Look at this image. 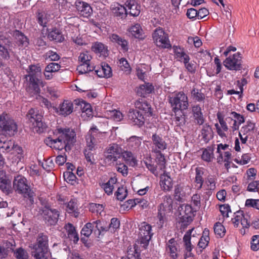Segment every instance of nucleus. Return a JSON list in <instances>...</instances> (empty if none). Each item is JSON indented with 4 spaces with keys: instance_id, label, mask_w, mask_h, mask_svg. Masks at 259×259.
Listing matches in <instances>:
<instances>
[{
    "instance_id": "f257e3e1",
    "label": "nucleus",
    "mask_w": 259,
    "mask_h": 259,
    "mask_svg": "<svg viewBox=\"0 0 259 259\" xmlns=\"http://www.w3.org/2000/svg\"><path fill=\"white\" fill-rule=\"evenodd\" d=\"M53 134V138L48 137L45 140L48 146L58 150L65 149L68 151L71 150L76 141V133L74 130L69 128H57Z\"/></svg>"
},
{
    "instance_id": "f03ea898",
    "label": "nucleus",
    "mask_w": 259,
    "mask_h": 259,
    "mask_svg": "<svg viewBox=\"0 0 259 259\" xmlns=\"http://www.w3.org/2000/svg\"><path fill=\"white\" fill-rule=\"evenodd\" d=\"M13 188L16 192L27 199L30 204H33L35 194L28 184L27 181L24 177L21 175L15 177L13 181Z\"/></svg>"
},
{
    "instance_id": "7ed1b4c3",
    "label": "nucleus",
    "mask_w": 259,
    "mask_h": 259,
    "mask_svg": "<svg viewBox=\"0 0 259 259\" xmlns=\"http://www.w3.org/2000/svg\"><path fill=\"white\" fill-rule=\"evenodd\" d=\"M168 98L172 111L175 113L188 109L189 106L188 98L187 94L183 91L175 92Z\"/></svg>"
},
{
    "instance_id": "20e7f679",
    "label": "nucleus",
    "mask_w": 259,
    "mask_h": 259,
    "mask_svg": "<svg viewBox=\"0 0 259 259\" xmlns=\"http://www.w3.org/2000/svg\"><path fill=\"white\" fill-rule=\"evenodd\" d=\"M152 151L159 156L158 164L160 166V169H164L165 168V159L162 152L166 149L167 144L162 137L156 134L152 135Z\"/></svg>"
},
{
    "instance_id": "39448f33",
    "label": "nucleus",
    "mask_w": 259,
    "mask_h": 259,
    "mask_svg": "<svg viewBox=\"0 0 259 259\" xmlns=\"http://www.w3.org/2000/svg\"><path fill=\"white\" fill-rule=\"evenodd\" d=\"M28 75L25 76V78L28 80L29 88L31 89L34 93H38L40 91L38 83L40 80L37 76L41 73V68L39 66L31 65L27 70Z\"/></svg>"
},
{
    "instance_id": "423d86ee",
    "label": "nucleus",
    "mask_w": 259,
    "mask_h": 259,
    "mask_svg": "<svg viewBox=\"0 0 259 259\" xmlns=\"http://www.w3.org/2000/svg\"><path fill=\"white\" fill-rule=\"evenodd\" d=\"M17 125L10 116L3 113L0 115V129L10 136H14L17 132Z\"/></svg>"
},
{
    "instance_id": "0eeeda50",
    "label": "nucleus",
    "mask_w": 259,
    "mask_h": 259,
    "mask_svg": "<svg viewBox=\"0 0 259 259\" xmlns=\"http://www.w3.org/2000/svg\"><path fill=\"white\" fill-rule=\"evenodd\" d=\"M152 38L156 45L159 47L168 49L171 47L168 35L162 28H156L152 33Z\"/></svg>"
},
{
    "instance_id": "6e6552de",
    "label": "nucleus",
    "mask_w": 259,
    "mask_h": 259,
    "mask_svg": "<svg viewBox=\"0 0 259 259\" xmlns=\"http://www.w3.org/2000/svg\"><path fill=\"white\" fill-rule=\"evenodd\" d=\"M181 208L180 212V223L182 227H186L193 221L194 211L192 207L189 204L182 206Z\"/></svg>"
},
{
    "instance_id": "1a4fd4ad",
    "label": "nucleus",
    "mask_w": 259,
    "mask_h": 259,
    "mask_svg": "<svg viewBox=\"0 0 259 259\" xmlns=\"http://www.w3.org/2000/svg\"><path fill=\"white\" fill-rule=\"evenodd\" d=\"M241 59V54L238 52L227 58L224 61V65L226 68L230 70H240L242 68Z\"/></svg>"
},
{
    "instance_id": "9d476101",
    "label": "nucleus",
    "mask_w": 259,
    "mask_h": 259,
    "mask_svg": "<svg viewBox=\"0 0 259 259\" xmlns=\"http://www.w3.org/2000/svg\"><path fill=\"white\" fill-rule=\"evenodd\" d=\"M226 120L233 132L238 130L240 125L245 121L244 116L235 111H232L230 116L226 117Z\"/></svg>"
},
{
    "instance_id": "9b49d317",
    "label": "nucleus",
    "mask_w": 259,
    "mask_h": 259,
    "mask_svg": "<svg viewBox=\"0 0 259 259\" xmlns=\"http://www.w3.org/2000/svg\"><path fill=\"white\" fill-rule=\"evenodd\" d=\"M140 243L143 246H147L151 240L153 234L152 227L150 225L143 222L139 229Z\"/></svg>"
},
{
    "instance_id": "f8f14e48",
    "label": "nucleus",
    "mask_w": 259,
    "mask_h": 259,
    "mask_svg": "<svg viewBox=\"0 0 259 259\" xmlns=\"http://www.w3.org/2000/svg\"><path fill=\"white\" fill-rule=\"evenodd\" d=\"M42 215L46 223L50 225H55L58 221L59 211L50 207H45L42 211Z\"/></svg>"
},
{
    "instance_id": "ddd939ff",
    "label": "nucleus",
    "mask_w": 259,
    "mask_h": 259,
    "mask_svg": "<svg viewBox=\"0 0 259 259\" xmlns=\"http://www.w3.org/2000/svg\"><path fill=\"white\" fill-rule=\"evenodd\" d=\"M129 122L133 125L142 126L145 123V118L143 114L137 109H131L127 114Z\"/></svg>"
},
{
    "instance_id": "4468645a",
    "label": "nucleus",
    "mask_w": 259,
    "mask_h": 259,
    "mask_svg": "<svg viewBox=\"0 0 259 259\" xmlns=\"http://www.w3.org/2000/svg\"><path fill=\"white\" fill-rule=\"evenodd\" d=\"M4 141H2L1 138L0 139V148L7 152H9L12 149H14L17 152L18 154V158L21 160L23 158L22 148L17 145L15 146L14 142L11 140H8L6 138H4Z\"/></svg>"
},
{
    "instance_id": "2eb2a0df",
    "label": "nucleus",
    "mask_w": 259,
    "mask_h": 259,
    "mask_svg": "<svg viewBox=\"0 0 259 259\" xmlns=\"http://www.w3.org/2000/svg\"><path fill=\"white\" fill-rule=\"evenodd\" d=\"M48 237L44 233H39L36 240V243L32 247V251H49Z\"/></svg>"
},
{
    "instance_id": "dca6fc26",
    "label": "nucleus",
    "mask_w": 259,
    "mask_h": 259,
    "mask_svg": "<svg viewBox=\"0 0 259 259\" xmlns=\"http://www.w3.org/2000/svg\"><path fill=\"white\" fill-rule=\"evenodd\" d=\"M121 148L116 144L109 146L106 151V158L110 161H116L120 156Z\"/></svg>"
},
{
    "instance_id": "f3484780",
    "label": "nucleus",
    "mask_w": 259,
    "mask_h": 259,
    "mask_svg": "<svg viewBox=\"0 0 259 259\" xmlns=\"http://www.w3.org/2000/svg\"><path fill=\"white\" fill-rule=\"evenodd\" d=\"M73 109V102L70 100H64L60 104L57 112L59 115L66 117L72 113Z\"/></svg>"
},
{
    "instance_id": "a211bd4d",
    "label": "nucleus",
    "mask_w": 259,
    "mask_h": 259,
    "mask_svg": "<svg viewBox=\"0 0 259 259\" xmlns=\"http://www.w3.org/2000/svg\"><path fill=\"white\" fill-rule=\"evenodd\" d=\"M143 139L141 137L132 136L127 139V147L134 152H139L141 148Z\"/></svg>"
},
{
    "instance_id": "6ab92c4d",
    "label": "nucleus",
    "mask_w": 259,
    "mask_h": 259,
    "mask_svg": "<svg viewBox=\"0 0 259 259\" xmlns=\"http://www.w3.org/2000/svg\"><path fill=\"white\" fill-rule=\"evenodd\" d=\"M11 188V180L4 170L0 169V189L4 192L9 193Z\"/></svg>"
},
{
    "instance_id": "aec40b11",
    "label": "nucleus",
    "mask_w": 259,
    "mask_h": 259,
    "mask_svg": "<svg viewBox=\"0 0 259 259\" xmlns=\"http://www.w3.org/2000/svg\"><path fill=\"white\" fill-rule=\"evenodd\" d=\"M47 35L50 40H54L57 42H62L64 40L61 31L56 27L47 29Z\"/></svg>"
},
{
    "instance_id": "412c9836",
    "label": "nucleus",
    "mask_w": 259,
    "mask_h": 259,
    "mask_svg": "<svg viewBox=\"0 0 259 259\" xmlns=\"http://www.w3.org/2000/svg\"><path fill=\"white\" fill-rule=\"evenodd\" d=\"M7 245L8 248H10L14 252V255L17 259H28V253L24 248L19 247L14 250L15 242L14 240L12 242H9L8 243Z\"/></svg>"
},
{
    "instance_id": "4be33fe9",
    "label": "nucleus",
    "mask_w": 259,
    "mask_h": 259,
    "mask_svg": "<svg viewBox=\"0 0 259 259\" xmlns=\"http://www.w3.org/2000/svg\"><path fill=\"white\" fill-rule=\"evenodd\" d=\"M135 105L137 109L142 111L147 116H152V112L151 105L145 99L141 98L137 100L135 103Z\"/></svg>"
},
{
    "instance_id": "5701e85b",
    "label": "nucleus",
    "mask_w": 259,
    "mask_h": 259,
    "mask_svg": "<svg viewBox=\"0 0 259 259\" xmlns=\"http://www.w3.org/2000/svg\"><path fill=\"white\" fill-rule=\"evenodd\" d=\"M76 6L79 14L82 17L88 18L92 14V9L88 3L78 2L76 3Z\"/></svg>"
},
{
    "instance_id": "b1692460",
    "label": "nucleus",
    "mask_w": 259,
    "mask_h": 259,
    "mask_svg": "<svg viewBox=\"0 0 259 259\" xmlns=\"http://www.w3.org/2000/svg\"><path fill=\"white\" fill-rule=\"evenodd\" d=\"M64 228L69 240L74 244H77L79 240V236L75 227L72 224L68 223L65 225Z\"/></svg>"
},
{
    "instance_id": "393cba45",
    "label": "nucleus",
    "mask_w": 259,
    "mask_h": 259,
    "mask_svg": "<svg viewBox=\"0 0 259 259\" xmlns=\"http://www.w3.org/2000/svg\"><path fill=\"white\" fill-rule=\"evenodd\" d=\"M176 58L178 61L184 63L190 60L189 55L185 52L183 48L180 46H174L172 47Z\"/></svg>"
},
{
    "instance_id": "a878e982",
    "label": "nucleus",
    "mask_w": 259,
    "mask_h": 259,
    "mask_svg": "<svg viewBox=\"0 0 259 259\" xmlns=\"http://www.w3.org/2000/svg\"><path fill=\"white\" fill-rule=\"evenodd\" d=\"M192 112L195 122L199 125H203L205 118L200 106L198 105L193 106L192 107Z\"/></svg>"
},
{
    "instance_id": "bb28decb",
    "label": "nucleus",
    "mask_w": 259,
    "mask_h": 259,
    "mask_svg": "<svg viewBox=\"0 0 259 259\" xmlns=\"http://www.w3.org/2000/svg\"><path fill=\"white\" fill-rule=\"evenodd\" d=\"M109 38L112 42L116 43L120 46L121 49L123 52H126L128 50V42L124 38L115 33L110 35Z\"/></svg>"
},
{
    "instance_id": "cd10ccee",
    "label": "nucleus",
    "mask_w": 259,
    "mask_h": 259,
    "mask_svg": "<svg viewBox=\"0 0 259 259\" xmlns=\"http://www.w3.org/2000/svg\"><path fill=\"white\" fill-rule=\"evenodd\" d=\"M164 171V169H162ZM160 186L164 191H170L172 188V180L170 177L164 172L160 176Z\"/></svg>"
},
{
    "instance_id": "c85d7f7f",
    "label": "nucleus",
    "mask_w": 259,
    "mask_h": 259,
    "mask_svg": "<svg viewBox=\"0 0 259 259\" xmlns=\"http://www.w3.org/2000/svg\"><path fill=\"white\" fill-rule=\"evenodd\" d=\"M128 31L133 36L136 38L142 39L144 38V31L139 23L132 25L128 28Z\"/></svg>"
},
{
    "instance_id": "c756f323",
    "label": "nucleus",
    "mask_w": 259,
    "mask_h": 259,
    "mask_svg": "<svg viewBox=\"0 0 259 259\" xmlns=\"http://www.w3.org/2000/svg\"><path fill=\"white\" fill-rule=\"evenodd\" d=\"M125 5L130 10V14L133 16H138L141 12V6L135 0H128Z\"/></svg>"
},
{
    "instance_id": "7c9ffc66",
    "label": "nucleus",
    "mask_w": 259,
    "mask_h": 259,
    "mask_svg": "<svg viewBox=\"0 0 259 259\" xmlns=\"http://www.w3.org/2000/svg\"><path fill=\"white\" fill-rule=\"evenodd\" d=\"M204 172V168L202 167H197L195 168V177L194 182L196 183V187L197 190H200L204 183L203 175Z\"/></svg>"
},
{
    "instance_id": "2f4dec72",
    "label": "nucleus",
    "mask_w": 259,
    "mask_h": 259,
    "mask_svg": "<svg viewBox=\"0 0 259 259\" xmlns=\"http://www.w3.org/2000/svg\"><path fill=\"white\" fill-rule=\"evenodd\" d=\"M204 183V188L207 191L206 194L211 195L216 188L217 179L213 176H208Z\"/></svg>"
},
{
    "instance_id": "473e14b6",
    "label": "nucleus",
    "mask_w": 259,
    "mask_h": 259,
    "mask_svg": "<svg viewBox=\"0 0 259 259\" xmlns=\"http://www.w3.org/2000/svg\"><path fill=\"white\" fill-rule=\"evenodd\" d=\"M66 210L72 216L77 218L78 217L79 212L78 209L77 200L75 199L70 200L68 203H66Z\"/></svg>"
},
{
    "instance_id": "72a5a7b5",
    "label": "nucleus",
    "mask_w": 259,
    "mask_h": 259,
    "mask_svg": "<svg viewBox=\"0 0 259 259\" xmlns=\"http://www.w3.org/2000/svg\"><path fill=\"white\" fill-rule=\"evenodd\" d=\"M111 10L112 13L116 17L123 18L126 16L127 13L126 8L118 3H115L112 5L111 6Z\"/></svg>"
},
{
    "instance_id": "f704fd0d",
    "label": "nucleus",
    "mask_w": 259,
    "mask_h": 259,
    "mask_svg": "<svg viewBox=\"0 0 259 259\" xmlns=\"http://www.w3.org/2000/svg\"><path fill=\"white\" fill-rule=\"evenodd\" d=\"M217 161L218 163L225 162V167L226 169H229L230 168V164L231 162V153L229 151H225L220 153L217 157Z\"/></svg>"
},
{
    "instance_id": "c9c22d12",
    "label": "nucleus",
    "mask_w": 259,
    "mask_h": 259,
    "mask_svg": "<svg viewBox=\"0 0 259 259\" xmlns=\"http://www.w3.org/2000/svg\"><path fill=\"white\" fill-rule=\"evenodd\" d=\"M14 35L16 40V43L20 47H27L29 44L28 38L20 31L16 30Z\"/></svg>"
},
{
    "instance_id": "e433bc0d",
    "label": "nucleus",
    "mask_w": 259,
    "mask_h": 259,
    "mask_svg": "<svg viewBox=\"0 0 259 259\" xmlns=\"http://www.w3.org/2000/svg\"><path fill=\"white\" fill-rule=\"evenodd\" d=\"M202 139L205 143H208L212 138V130L207 123L203 125L201 130Z\"/></svg>"
},
{
    "instance_id": "4c0bfd02",
    "label": "nucleus",
    "mask_w": 259,
    "mask_h": 259,
    "mask_svg": "<svg viewBox=\"0 0 259 259\" xmlns=\"http://www.w3.org/2000/svg\"><path fill=\"white\" fill-rule=\"evenodd\" d=\"M123 159L130 166L134 167L137 165V160L133 153L130 151H124L122 153Z\"/></svg>"
},
{
    "instance_id": "58836bf2",
    "label": "nucleus",
    "mask_w": 259,
    "mask_h": 259,
    "mask_svg": "<svg viewBox=\"0 0 259 259\" xmlns=\"http://www.w3.org/2000/svg\"><path fill=\"white\" fill-rule=\"evenodd\" d=\"M116 182V178L114 177L111 178L107 183H102L100 186L108 195H110L112 194L114 185L115 184Z\"/></svg>"
},
{
    "instance_id": "ea45409f",
    "label": "nucleus",
    "mask_w": 259,
    "mask_h": 259,
    "mask_svg": "<svg viewBox=\"0 0 259 259\" xmlns=\"http://www.w3.org/2000/svg\"><path fill=\"white\" fill-rule=\"evenodd\" d=\"M176 244L175 239L171 238L168 241L166 246L167 252L173 259L177 258L178 257L177 248Z\"/></svg>"
},
{
    "instance_id": "a19ab883",
    "label": "nucleus",
    "mask_w": 259,
    "mask_h": 259,
    "mask_svg": "<svg viewBox=\"0 0 259 259\" xmlns=\"http://www.w3.org/2000/svg\"><path fill=\"white\" fill-rule=\"evenodd\" d=\"M154 88L152 84L149 83L141 85L137 90V94L141 97H145L146 95L152 93Z\"/></svg>"
},
{
    "instance_id": "79ce46f5",
    "label": "nucleus",
    "mask_w": 259,
    "mask_h": 259,
    "mask_svg": "<svg viewBox=\"0 0 259 259\" xmlns=\"http://www.w3.org/2000/svg\"><path fill=\"white\" fill-rule=\"evenodd\" d=\"M209 231L208 229L205 228L203 231L202 236L200 238L198 246L199 247L204 249L208 245L210 238H209Z\"/></svg>"
},
{
    "instance_id": "37998d69",
    "label": "nucleus",
    "mask_w": 259,
    "mask_h": 259,
    "mask_svg": "<svg viewBox=\"0 0 259 259\" xmlns=\"http://www.w3.org/2000/svg\"><path fill=\"white\" fill-rule=\"evenodd\" d=\"M191 94L192 99L196 102H202L205 100V95L201 89L193 88L191 91Z\"/></svg>"
},
{
    "instance_id": "c03bdc74",
    "label": "nucleus",
    "mask_w": 259,
    "mask_h": 259,
    "mask_svg": "<svg viewBox=\"0 0 259 259\" xmlns=\"http://www.w3.org/2000/svg\"><path fill=\"white\" fill-rule=\"evenodd\" d=\"M163 202L160 204L158 207L163 209L170 210L172 208L173 201L170 195H165L162 197Z\"/></svg>"
},
{
    "instance_id": "a18cd8bd",
    "label": "nucleus",
    "mask_w": 259,
    "mask_h": 259,
    "mask_svg": "<svg viewBox=\"0 0 259 259\" xmlns=\"http://www.w3.org/2000/svg\"><path fill=\"white\" fill-rule=\"evenodd\" d=\"M92 49L96 53H100L102 55L107 54V47L100 42H94L92 47Z\"/></svg>"
},
{
    "instance_id": "49530a36",
    "label": "nucleus",
    "mask_w": 259,
    "mask_h": 259,
    "mask_svg": "<svg viewBox=\"0 0 259 259\" xmlns=\"http://www.w3.org/2000/svg\"><path fill=\"white\" fill-rule=\"evenodd\" d=\"M49 16L45 12H38L37 14V23L44 28L47 27L50 19Z\"/></svg>"
},
{
    "instance_id": "de8ad7c7",
    "label": "nucleus",
    "mask_w": 259,
    "mask_h": 259,
    "mask_svg": "<svg viewBox=\"0 0 259 259\" xmlns=\"http://www.w3.org/2000/svg\"><path fill=\"white\" fill-rule=\"evenodd\" d=\"M27 117L29 118L31 122H34L35 121L38 119H42V115L41 113L39 112V111L35 108L30 109L27 114Z\"/></svg>"
},
{
    "instance_id": "09e8293b",
    "label": "nucleus",
    "mask_w": 259,
    "mask_h": 259,
    "mask_svg": "<svg viewBox=\"0 0 259 259\" xmlns=\"http://www.w3.org/2000/svg\"><path fill=\"white\" fill-rule=\"evenodd\" d=\"M213 157V149L209 147L203 150L201 155V158L206 162H210Z\"/></svg>"
},
{
    "instance_id": "8fccbe9b",
    "label": "nucleus",
    "mask_w": 259,
    "mask_h": 259,
    "mask_svg": "<svg viewBox=\"0 0 259 259\" xmlns=\"http://www.w3.org/2000/svg\"><path fill=\"white\" fill-rule=\"evenodd\" d=\"M95 70V67L90 63H81L77 68L79 74H82Z\"/></svg>"
},
{
    "instance_id": "3c124183",
    "label": "nucleus",
    "mask_w": 259,
    "mask_h": 259,
    "mask_svg": "<svg viewBox=\"0 0 259 259\" xmlns=\"http://www.w3.org/2000/svg\"><path fill=\"white\" fill-rule=\"evenodd\" d=\"M255 126V123L254 122L250 120H248L246 124L241 127L240 132L243 135H247L249 132L253 131Z\"/></svg>"
},
{
    "instance_id": "603ef678",
    "label": "nucleus",
    "mask_w": 259,
    "mask_h": 259,
    "mask_svg": "<svg viewBox=\"0 0 259 259\" xmlns=\"http://www.w3.org/2000/svg\"><path fill=\"white\" fill-rule=\"evenodd\" d=\"M165 209L158 207L157 218L158 219L157 224L160 228H162L166 221Z\"/></svg>"
},
{
    "instance_id": "864d4df0",
    "label": "nucleus",
    "mask_w": 259,
    "mask_h": 259,
    "mask_svg": "<svg viewBox=\"0 0 259 259\" xmlns=\"http://www.w3.org/2000/svg\"><path fill=\"white\" fill-rule=\"evenodd\" d=\"M214 232L216 235L220 238L225 236L226 229L225 227L220 222L216 223L213 227Z\"/></svg>"
},
{
    "instance_id": "5fc2aeb1",
    "label": "nucleus",
    "mask_w": 259,
    "mask_h": 259,
    "mask_svg": "<svg viewBox=\"0 0 259 259\" xmlns=\"http://www.w3.org/2000/svg\"><path fill=\"white\" fill-rule=\"evenodd\" d=\"M127 192L126 189L123 187H119L115 193V196L117 199L123 201L127 196Z\"/></svg>"
},
{
    "instance_id": "6e6d98bb",
    "label": "nucleus",
    "mask_w": 259,
    "mask_h": 259,
    "mask_svg": "<svg viewBox=\"0 0 259 259\" xmlns=\"http://www.w3.org/2000/svg\"><path fill=\"white\" fill-rule=\"evenodd\" d=\"M93 228L95 226V228L98 231V235L99 236L102 233L106 232L108 230L107 227L104 225V222H101L100 220H97L94 221L93 223Z\"/></svg>"
},
{
    "instance_id": "4d7b16f0",
    "label": "nucleus",
    "mask_w": 259,
    "mask_h": 259,
    "mask_svg": "<svg viewBox=\"0 0 259 259\" xmlns=\"http://www.w3.org/2000/svg\"><path fill=\"white\" fill-rule=\"evenodd\" d=\"M93 225L91 223H87L81 231V235L85 237H89L93 232Z\"/></svg>"
},
{
    "instance_id": "13d9d810",
    "label": "nucleus",
    "mask_w": 259,
    "mask_h": 259,
    "mask_svg": "<svg viewBox=\"0 0 259 259\" xmlns=\"http://www.w3.org/2000/svg\"><path fill=\"white\" fill-rule=\"evenodd\" d=\"M65 180L72 185H75L76 183V177L72 171H67L64 173Z\"/></svg>"
},
{
    "instance_id": "bf43d9fd",
    "label": "nucleus",
    "mask_w": 259,
    "mask_h": 259,
    "mask_svg": "<svg viewBox=\"0 0 259 259\" xmlns=\"http://www.w3.org/2000/svg\"><path fill=\"white\" fill-rule=\"evenodd\" d=\"M217 118L219 121V123L221 126V128L223 129V130L224 132H227L229 128L227 125V123L226 120V118L224 119V116L221 112H218L217 114Z\"/></svg>"
},
{
    "instance_id": "052dcab7",
    "label": "nucleus",
    "mask_w": 259,
    "mask_h": 259,
    "mask_svg": "<svg viewBox=\"0 0 259 259\" xmlns=\"http://www.w3.org/2000/svg\"><path fill=\"white\" fill-rule=\"evenodd\" d=\"M89 209L93 213L101 214L104 210V207L102 204L92 203L90 205Z\"/></svg>"
},
{
    "instance_id": "680f3d73",
    "label": "nucleus",
    "mask_w": 259,
    "mask_h": 259,
    "mask_svg": "<svg viewBox=\"0 0 259 259\" xmlns=\"http://www.w3.org/2000/svg\"><path fill=\"white\" fill-rule=\"evenodd\" d=\"M109 115L110 116V118L116 121H121L123 117L122 113L120 111L116 110L110 111Z\"/></svg>"
},
{
    "instance_id": "e2e57ef3",
    "label": "nucleus",
    "mask_w": 259,
    "mask_h": 259,
    "mask_svg": "<svg viewBox=\"0 0 259 259\" xmlns=\"http://www.w3.org/2000/svg\"><path fill=\"white\" fill-rule=\"evenodd\" d=\"M185 67L188 72L194 73L196 70L197 64L194 61H187L184 63Z\"/></svg>"
},
{
    "instance_id": "0e129e2a",
    "label": "nucleus",
    "mask_w": 259,
    "mask_h": 259,
    "mask_svg": "<svg viewBox=\"0 0 259 259\" xmlns=\"http://www.w3.org/2000/svg\"><path fill=\"white\" fill-rule=\"evenodd\" d=\"M144 163L145 164L146 167L150 171L151 173H152L155 176H157L158 175V172L157 171V167L152 163V161L150 159H148L147 160H144Z\"/></svg>"
},
{
    "instance_id": "69168bd1",
    "label": "nucleus",
    "mask_w": 259,
    "mask_h": 259,
    "mask_svg": "<svg viewBox=\"0 0 259 259\" xmlns=\"http://www.w3.org/2000/svg\"><path fill=\"white\" fill-rule=\"evenodd\" d=\"M183 191V187L180 185H177L175 186L174 189V197L175 199L179 201H181L183 199L182 192Z\"/></svg>"
},
{
    "instance_id": "338daca9",
    "label": "nucleus",
    "mask_w": 259,
    "mask_h": 259,
    "mask_svg": "<svg viewBox=\"0 0 259 259\" xmlns=\"http://www.w3.org/2000/svg\"><path fill=\"white\" fill-rule=\"evenodd\" d=\"M245 205L248 207H252L259 210V199H247L245 201Z\"/></svg>"
},
{
    "instance_id": "774afa93",
    "label": "nucleus",
    "mask_w": 259,
    "mask_h": 259,
    "mask_svg": "<svg viewBox=\"0 0 259 259\" xmlns=\"http://www.w3.org/2000/svg\"><path fill=\"white\" fill-rule=\"evenodd\" d=\"M250 244L251 249L254 251H257L259 249V235H253Z\"/></svg>"
}]
</instances>
